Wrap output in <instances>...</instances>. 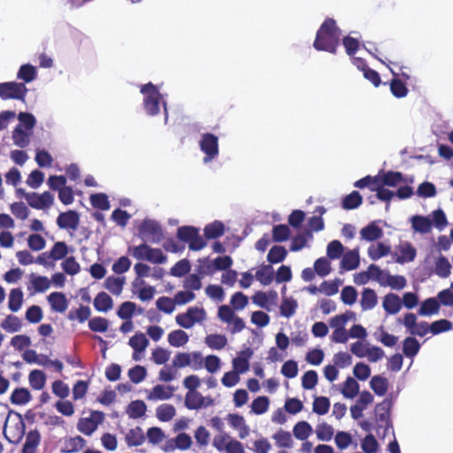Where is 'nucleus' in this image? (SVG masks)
I'll return each instance as SVG.
<instances>
[{
  "label": "nucleus",
  "instance_id": "nucleus-1",
  "mask_svg": "<svg viewBox=\"0 0 453 453\" xmlns=\"http://www.w3.org/2000/svg\"><path fill=\"white\" fill-rule=\"evenodd\" d=\"M341 29L333 18H326L318 29L313 48L318 51L337 53L340 45Z\"/></svg>",
  "mask_w": 453,
  "mask_h": 453
},
{
  "label": "nucleus",
  "instance_id": "nucleus-2",
  "mask_svg": "<svg viewBox=\"0 0 453 453\" xmlns=\"http://www.w3.org/2000/svg\"><path fill=\"white\" fill-rule=\"evenodd\" d=\"M140 92L143 96L142 108L145 114L149 117H156L160 113L162 107L165 125H166L169 119L167 103L160 93L158 87L152 82H148L141 85Z\"/></svg>",
  "mask_w": 453,
  "mask_h": 453
},
{
  "label": "nucleus",
  "instance_id": "nucleus-3",
  "mask_svg": "<svg viewBox=\"0 0 453 453\" xmlns=\"http://www.w3.org/2000/svg\"><path fill=\"white\" fill-rule=\"evenodd\" d=\"M137 236L152 243H159L165 237L160 223L152 219H144L139 225Z\"/></svg>",
  "mask_w": 453,
  "mask_h": 453
},
{
  "label": "nucleus",
  "instance_id": "nucleus-4",
  "mask_svg": "<svg viewBox=\"0 0 453 453\" xmlns=\"http://www.w3.org/2000/svg\"><path fill=\"white\" fill-rule=\"evenodd\" d=\"M132 256L138 260H146L157 265L165 264L167 257L157 248H151L147 243H142L132 249Z\"/></svg>",
  "mask_w": 453,
  "mask_h": 453
},
{
  "label": "nucleus",
  "instance_id": "nucleus-5",
  "mask_svg": "<svg viewBox=\"0 0 453 453\" xmlns=\"http://www.w3.org/2000/svg\"><path fill=\"white\" fill-rule=\"evenodd\" d=\"M200 150L204 154L203 164L216 159L219 154V137L212 133H203L198 142Z\"/></svg>",
  "mask_w": 453,
  "mask_h": 453
},
{
  "label": "nucleus",
  "instance_id": "nucleus-6",
  "mask_svg": "<svg viewBox=\"0 0 453 453\" xmlns=\"http://www.w3.org/2000/svg\"><path fill=\"white\" fill-rule=\"evenodd\" d=\"M28 89L23 82L6 81L0 83V98L25 101Z\"/></svg>",
  "mask_w": 453,
  "mask_h": 453
},
{
  "label": "nucleus",
  "instance_id": "nucleus-7",
  "mask_svg": "<svg viewBox=\"0 0 453 453\" xmlns=\"http://www.w3.org/2000/svg\"><path fill=\"white\" fill-rule=\"evenodd\" d=\"M369 280L377 283H406L402 275H391L388 270H381L378 265L371 264L366 269Z\"/></svg>",
  "mask_w": 453,
  "mask_h": 453
},
{
  "label": "nucleus",
  "instance_id": "nucleus-8",
  "mask_svg": "<svg viewBox=\"0 0 453 453\" xmlns=\"http://www.w3.org/2000/svg\"><path fill=\"white\" fill-rule=\"evenodd\" d=\"M104 418V412L93 411L89 418H80L77 424V429L85 435H91L97 429L98 425L103 423Z\"/></svg>",
  "mask_w": 453,
  "mask_h": 453
},
{
  "label": "nucleus",
  "instance_id": "nucleus-9",
  "mask_svg": "<svg viewBox=\"0 0 453 453\" xmlns=\"http://www.w3.org/2000/svg\"><path fill=\"white\" fill-rule=\"evenodd\" d=\"M27 202L34 209L44 210L53 204L54 196L50 191H44L42 194L31 192L29 197H27Z\"/></svg>",
  "mask_w": 453,
  "mask_h": 453
},
{
  "label": "nucleus",
  "instance_id": "nucleus-10",
  "mask_svg": "<svg viewBox=\"0 0 453 453\" xmlns=\"http://www.w3.org/2000/svg\"><path fill=\"white\" fill-rule=\"evenodd\" d=\"M359 265L360 256L358 248L349 250L341 257L339 273L343 274L345 272L355 270Z\"/></svg>",
  "mask_w": 453,
  "mask_h": 453
},
{
  "label": "nucleus",
  "instance_id": "nucleus-11",
  "mask_svg": "<svg viewBox=\"0 0 453 453\" xmlns=\"http://www.w3.org/2000/svg\"><path fill=\"white\" fill-rule=\"evenodd\" d=\"M214 401L211 397H204L198 391L188 392L185 396V406L189 410L208 407L212 405Z\"/></svg>",
  "mask_w": 453,
  "mask_h": 453
},
{
  "label": "nucleus",
  "instance_id": "nucleus-12",
  "mask_svg": "<svg viewBox=\"0 0 453 453\" xmlns=\"http://www.w3.org/2000/svg\"><path fill=\"white\" fill-rule=\"evenodd\" d=\"M80 224V214L74 210H68L59 213L57 225L61 229H77Z\"/></svg>",
  "mask_w": 453,
  "mask_h": 453
},
{
  "label": "nucleus",
  "instance_id": "nucleus-13",
  "mask_svg": "<svg viewBox=\"0 0 453 453\" xmlns=\"http://www.w3.org/2000/svg\"><path fill=\"white\" fill-rule=\"evenodd\" d=\"M390 402L384 400L375 407L377 428L384 427L385 433L391 426L389 419Z\"/></svg>",
  "mask_w": 453,
  "mask_h": 453
},
{
  "label": "nucleus",
  "instance_id": "nucleus-14",
  "mask_svg": "<svg viewBox=\"0 0 453 453\" xmlns=\"http://www.w3.org/2000/svg\"><path fill=\"white\" fill-rule=\"evenodd\" d=\"M400 255L397 253L392 254L393 260L400 265L412 262L416 256L417 250L411 243L405 242L399 245Z\"/></svg>",
  "mask_w": 453,
  "mask_h": 453
},
{
  "label": "nucleus",
  "instance_id": "nucleus-15",
  "mask_svg": "<svg viewBox=\"0 0 453 453\" xmlns=\"http://www.w3.org/2000/svg\"><path fill=\"white\" fill-rule=\"evenodd\" d=\"M393 78L389 82L390 92L395 98H403L409 93L406 83L399 78V73L391 69Z\"/></svg>",
  "mask_w": 453,
  "mask_h": 453
},
{
  "label": "nucleus",
  "instance_id": "nucleus-16",
  "mask_svg": "<svg viewBox=\"0 0 453 453\" xmlns=\"http://www.w3.org/2000/svg\"><path fill=\"white\" fill-rule=\"evenodd\" d=\"M286 292H287L286 285H283V287L281 288V295L283 297H282L281 304L280 306V311L281 316H283L285 318H290L296 313V311L298 307V303H297V301L296 299H294L293 297L285 296Z\"/></svg>",
  "mask_w": 453,
  "mask_h": 453
},
{
  "label": "nucleus",
  "instance_id": "nucleus-17",
  "mask_svg": "<svg viewBox=\"0 0 453 453\" xmlns=\"http://www.w3.org/2000/svg\"><path fill=\"white\" fill-rule=\"evenodd\" d=\"M411 227L414 232L425 234L431 231L432 221L430 216L413 215L410 218Z\"/></svg>",
  "mask_w": 453,
  "mask_h": 453
},
{
  "label": "nucleus",
  "instance_id": "nucleus-18",
  "mask_svg": "<svg viewBox=\"0 0 453 453\" xmlns=\"http://www.w3.org/2000/svg\"><path fill=\"white\" fill-rule=\"evenodd\" d=\"M253 355V350L250 348L242 351L241 354L233 359L234 371L240 373L246 372L250 368V358Z\"/></svg>",
  "mask_w": 453,
  "mask_h": 453
},
{
  "label": "nucleus",
  "instance_id": "nucleus-19",
  "mask_svg": "<svg viewBox=\"0 0 453 453\" xmlns=\"http://www.w3.org/2000/svg\"><path fill=\"white\" fill-rule=\"evenodd\" d=\"M361 239L366 242H374L383 236V230L377 225L376 221L370 222L360 231Z\"/></svg>",
  "mask_w": 453,
  "mask_h": 453
},
{
  "label": "nucleus",
  "instance_id": "nucleus-20",
  "mask_svg": "<svg viewBox=\"0 0 453 453\" xmlns=\"http://www.w3.org/2000/svg\"><path fill=\"white\" fill-rule=\"evenodd\" d=\"M48 301L53 311L63 313L68 307L65 296L59 292H53L48 296Z\"/></svg>",
  "mask_w": 453,
  "mask_h": 453
},
{
  "label": "nucleus",
  "instance_id": "nucleus-21",
  "mask_svg": "<svg viewBox=\"0 0 453 453\" xmlns=\"http://www.w3.org/2000/svg\"><path fill=\"white\" fill-rule=\"evenodd\" d=\"M173 395V388L170 386L156 385L150 394L147 395V399L150 401L154 400H167L170 399Z\"/></svg>",
  "mask_w": 453,
  "mask_h": 453
},
{
  "label": "nucleus",
  "instance_id": "nucleus-22",
  "mask_svg": "<svg viewBox=\"0 0 453 453\" xmlns=\"http://www.w3.org/2000/svg\"><path fill=\"white\" fill-rule=\"evenodd\" d=\"M225 233V225L222 221L214 220L207 224L203 228L204 237L207 240H214L222 236Z\"/></svg>",
  "mask_w": 453,
  "mask_h": 453
},
{
  "label": "nucleus",
  "instance_id": "nucleus-23",
  "mask_svg": "<svg viewBox=\"0 0 453 453\" xmlns=\"http://www.w3.org/2000/svg\"><path fill=\"white\" fill-rule=\"evenodd\" d=\"M379 181L381 186L396 187L404 181L403 174L400 172L388 171L383 173L382 176H379Z\"/></svg>",
  "mask_w": 453,
  "mask_h": 453
},
{
  "label": "nucleus",
  "instance_id": "nucleus-24",
  "mask_svg": "<svg viewBox=\"0 0 453 453\" xmlns=\"http://www.w3.org/2000/svg\"><path fill=\"white\" fill-rule=\"evenodd\" d=\"M41 441V435L37 430H31L26 436L21 453H35Z\"/></svg>",
  "mask_w": 453,
  "mask_h": 453
},
{
  "label": "nucleus",
  "instance_id": "nucleus-25",
  "mask_svg": "<svg viewBox=\"0 0 453 453\" xmlns=\"http://www.w3.org/2000/svg\"><path fill=\"white\" fill-rule=\"evenodd\" d=\"M363 203V196L361 194L353 190L349 195L345 196L342 199V207L346 211L357 209Z\"/></svg>",
  "mask_w": 453,
  "mask_h": 453
},
{
  "label": "nucleus",
  "instance_id": "nucleus-26",
  "mask_svg": "<svg viewBox=\"0 0 453 453\" xmlns=\"http://www.w3.org/2000/svg\"><path fill=\"white\" fill-rule=\"evenodd\" d=\"M255 277L259 283H273L274 280V270L272 265H262L255 272Z\"/></svg>",
  "mask_w": 453,
  "mask_h": 453
},
{
  "label": "nucleus",
  "instance_id": "nucleus-27",
  "mask_svg": "<svg viewBox=\"0 0 453 453\" xmlns=\"http://www.w3.org/2000/svg\"><path fill=\"white\" fill-rule=\"evenodd\" d=\"M37 77V69L31 64L21 65L18 73L17 79L23 81V83H29Z\"/></svg>",
  "mask_w": 453,
  "mask_h": 453
},
{
  "label": "nucleus",
  "instance_id": "nucleus-28",
  "mask_svg": "<svg viewBox=\"0 0 453 453\" xmlns=\"http://www.w3.org/2000/svg\"><path fill=\"white\" fill-rule=\"evenodd\" d=\"M31 134V132L21 128V125H17L12 131L13 143L19 148H25L29 144V136Z\"/></svg>",
  "mask_w": 453,
  "mask_h": 453
},
{
  "label": "nucleus",
  "instance_id": "nucleus-29",
  "mask_svg": "<svg viewBox=\"0 0 453 453\" xmlns=\"http://www.w3.org/2000/svg\"><path fill=\"white\" fill-rule=\"evenodd\" d=\"M125 440L129 447L140 446L144 442L145 436L142 428L136 426L127 433Z\"/></svg>",
  "mask_w": 453,
  "mask_h": 453
},
{
  "label": "nucleus",
  "instance_id": "nucleus-30",
  "mask_svg": "<svg viewBox=\"0 0 453 453\" xmlns=\"http://www.w3.org/2000/svg\"><path fill=\"white\" fill-rule=\"evenodd\" d=\"M440 310V303L434 297L426 299L418 309V315L420 316H430L436 314Z\"/></svg>",
  "mask_w": 453,
  "mask_h": 453
},
{
  "label": "nucleus",
  "instance_id": "nucleus-31",
  "mask_svg": "<svg viewBox=\"0 0 453 453\" xmlns=\"http://www.w3.org/2000/svg\"><path fill=\"white\" fill-rule=\"evenodd\" d=\"M383 308L388 313L395 314L402 308V300L395 294H388L384 297Z\"/></svg>",
  "mask_w": 453,
  "mask_h": 453
},
{
  "label": "nucleus",
  "instance_id": "nucleus-32",
  "mask_svg": "<svg viewBox=\"0 0 453 453\" xmlns=\"http://www.w3.org/2000/svg\"><path fill=\"white\" fill-rule=\"evenodd\" d=\"M32 395L27 388H15L10 397L11 403L15 405H24L30 402Z\"/></svg>",
  "mask_w": 453,
  "mask_h": 453
},
{
  "label": "nucleus",
  "instance_id": "nucleus-33",
  "mask_svg": "<svg viewBox=\"0 0 453 453\" xmlns=\"http://www.w3.org/2000/svg\"><path fill=\"white\" fill-rule=\"evenodd\" d=\"M368 256L372 260H378L386 257L391 252V248L383 242H377L375 245H371L368 248Z\"/></svg>",
  "mask_w": 453,
  "mask_h": 453
},
{
  "label": "nucleus",
  "instance_id": "nucleus-34",
  "mask_svg": "<svg viewBox=\"0 0 453 453\" xmlns=\"http://www.w3.org/2000/svg\"><path fill=\"white\" fill-rule=\"evenodd\" d=\"M370 387L377 395L383 396L388 391V380L385 377L375 375L370 380Z\"/></svg>",
  "mask_w": 453,
  "mask_h": 453
},
{
  "label": "nucleus",
  "instance_id": "nucleus-35",
  "mask_svg": "<svg viewBox=\"0 0 453 453\" xmlns=\"http://www.w3.org/2000/svg\"><path fill=\"white\" fill-rule=\"evenodd\" d=\"M344 246L339 240H333L326 246V257L329 260L340 259L344 254Z\"/></svg>",
  "mask_w": 453,
  "mask_h": 453
},
{
  "label": "nucleus",
  "instance_id": "nucleus-36",
  "mask_svg": "<svg viewBox=\"0 0 453 453\" xmlns=\"http://www.w3.org/2000/svg\"><path fill=\"white\" fill-rule=\"evenodd\" d=\"M147 411L145 403L142 400L132 401L127 409V414L130 418H139L144 416Z\"/></svg>",
  "mask_w": 453,
  "mask_h": 453
},
{
  "label": "nucleus",
  "instance_id": "nucleus-37",
  "mask_svg": "<svg viewBox=\"0 0 453 453\" xmlns=\"http://www.w3.org/2000/svg\"><path fill=\"white\" fill-rule=\"evenodd\" d=\"M65 448L61 449L62 453H75L82 449L86 445V441L80 435L70 437L65 441Z\"/></svg>",
  "mask_w": 453,
  "mask_h": 453
},
{
  "label": "nucleus",
  "instance_id": "nucleus-38",
  "mask_svg": "<svg viewBox=\"0 0 453 453\" xmlns=\"http://www.w3.org/2000/svg\"><path fill=\"white\" fill-rule=\"evenodd\" d=\"M309 238H312V234L310 230H305L303 233L298 234L294 236L290 242L289 250L292 252L301 250L306 246Z\"/></svg>",
  "mask_w": 453,
  "mask_h": 453
},
{
  "label": "nucleus",
  "instance_id": "nucleus-39",
  "mask_svg": "<svg viewBox=\"0 0 453 453\" xmlns=\"http://www.w3.org/2000/svg\"><path fill=\"white\" fill-rule=\"evenodd\" d=\"M316 274L320 278H325L332 272L331 260L326 257H321L314 261L313 264Z\"/></svg>",
  "mask_w": 453,
  "mask_h": 453
},
{
  "label": "nucleus",
  "instance_id": "nucleus-40",
  "mask_svg": "<svg viewBox=\"0 0 453 453\" xmlns=\"http://www.w3.org/2000/svg\"><path fill=\"white\" fill-rule=\"evenodd\" d=\"M288 255V251L285 247L280 245L273 246L268 254H267V261L272 264H278L282 262Z\"/></svg>",
  "mask_w": 453,
  "mask_h": 453
},
{
  "label": "nucleus",
  "instance_id": "nucleus-41",
  "mask_svg": "<svg viewBox=\"0 0 453 453\" xmlns=\"http://www.w3.org/2000/svg\"><path fill=\"white\" fill-rule=\"evenodd\" d=\"M90 203L95 209L108 211L111 207L108 196L104 193H96L89 196Z\"/></svg>",
  "mask_w": 453,
  "mask_h": 453
},
{
  "label": "nucleus",
  "instance_id": "nucleus-42",
  "mask_svg": "<svg viewBox=\"0 0 453 453\" xmlns=\"http://www.w3.org/2000/svg\"><path fill=\"white\" fill-rule=\"evenodd\" d=\"M311 434L312 427L307 421H299L293 428L294 436L300 441H305Z\"/></svg>",
  "mask_w": 453,
  "mask_h": 453
},
{
  "label": "nucleus",
  "instance_id": "nucleus-43",
  "mask_svg": "<svg viewBox=\"0 0 453 453\" xmlns=\"http://www.w3.org/2000/svg\"><path fill=\"white\" fill-rule=\"evenodd\" d=\"M432 221V227L442 231L448 226V219L442 209L438 208L429 215Z\"/></svg>",
  "mask_w": 453,
  "mask_h": 453
},
{
  "label": "nucleus",
  "instance_id": "nucleus-44",
  "mask_svg": "<svg viewBox=\"0 0 453 453\" xmlns=\"http://www.w3.org/2000/svg\"><path fill=\"white\" fill-rule=\"evenodd\" d=\"M272 234L273 242H282L289 239L291 231L288 226L285 224H279L273 226Z\"/></svg>",
  "mask_w": 453,
  "mask_h": 453
},
{
  "label": "nucleus",
  "instance_id": "nucleus-45",
  "mask_svg": "<svg viewBox=\"0 0 453 453\" xmlns=\"http://www.w3.org/2000/svg\"><path fill=\"white\" fill-rule=\"evenodd\" d=\"M29 384L32 388L41 390L46 383V375L41 370H33L28 376Z\"/></svg>",
  "mask_w": 453,
  "mask_h": 453
},
{
  "label": "nucleus",
  "instance_id": "nucleus-46",
  "mask_svg": "<svg viewBox=\"0 0 453 453\" xmlns=\"http://www.w3.org/2000/svg\"><path fill=\"white\" fill-rule=\"evenodd\" d=\"M273 439L275 441V444L279 448L290 449L293 447L292 436L288 431L280 429L273 435Z\"/></svg>",
  "mask_w": 453,
  "mask_h": 453
},
{
  "label": "nucleus",
  "instance_id": "nucleus-47",
  "mask_svg": "<svg viewBox=\"0 0 453 453\" xmlns=\"http://www.w3.org/2000/svg\"><path fill=\"white\" fill-rule=\"evenodd\" d=\"M94 307L98 311L105 312L111 309L112 299L108 294L101 292L94 299Z\"/></svg>",
  "mask_w": 453,
  "mask_h": 453
},
{
  "label": "nucleus",
  "instance_id": "nucleus-48",
  "mask_svg": "<svg viewBox=\"0 0 453 453\" xmlns=\"http://www.w3.org/2000/svg\"><path fill=\"white\" fill-rule=\"evenodd\" d=\"M188 334L180 329L172 331L168 334V342L173 347H181L188 342Z\"/></svg>",
  "mask_w": 453,
  "mask_h": 453
},
{
  "label": "nucleus",
  "instance_id": "nucleus-49",
  "mask_svg": "<svg viewBox=\"0 0 453 453\" xmlns=\"http://www.w3.org/2000/svg\"><path fill=\"white\" fill-rule=\"evenodd\" d=\"M191 270V264L188 259L183 258L176 262L170 270V274L174 277H183Z\"/></svg>",
  "mask_w": 453,
  "mask_h": 453
},
{
  "label": "nucleus",
  "instance_id": "nucleus-50",
  "mask_svg": "<svg viewBox=\"0 0 453 453\" xmlns=\"http://www.w3.org/2000/svg\"><path fill=\"white\" fill-rule=\"evenodd\" d=\"M129 345L135 352H143L149 345V340L143 333H136L129 339Z\"/></svg>",
  "mask_w": 453,
  "mask_h": 453
},
{
  "label": "nucleus",
  "instance_id": "nucleus-51",
  "mask_svg": "<svg viewBox=\"0 0 453 453\" xmlns=\"http://www.w3.org/2000/svg\"><path fill=\"white\" fill-rule=\"evenodd\" d=\"M17 118L19 122L18 125H21V128L32 133L36 125V119L34 114L27 111H20Z\"/></svg>",
  "mask_w": 453,
  "mask_h": 453
},
{
  "label": "nucleus",
  "instance_id": "nucleus-52",
  "mask_svg": "<svg viewBox=\"0 0 453 453\" xmlns=\"http://www.w3.org/2000/svg\"><path fill=\"white\" fill-rule=\"evenodd\" d=\"M205 343L212 349H222L227 344V339L223 334H211L206 336Z\"/></svg>",
  "mask_w": 453,
  "mask_h": 453
},
{
  "label": "nucleus",
  "instance_id": "nucleus-53",
  "mask_svg": "<svg viewBox=\"0 0 453 453\" xmlns=\"http://www.w3.org/2000/svg\"><path fill=\"white\" fill-rule=\"evenodd\" d=\"M200 231L198 227L194 226H182L178 227L176 237L184 242H189L192 238L197 234V232Z\"/></svg>",
  "mask_w": 453,
  "mask_h": 453
},
{
  "label": "nucleus",
  "instance_id": "nucleus-54",
  "mask_svg": "<svg viewBox=\"0 0 453 453\" xmlns=\"http://www.w3.org/2000/svg\"><path fill=\"white\" fill-rule=\"evenodd\" d=\"M68 253V247L65 242H57L54 243L50 250L49 251V256L51 257V260L54 262L56 260H61L66 257Z\"/></svg>",
  "mask_w": 453,
  "mask_h": 453
},
{
  "label": "nucleus",
  "instance_id": "nucleus-55",
  "mask_svg": "<svg viewBox=\"0 0 453 453\" xmlns=\"http://www.w3.org/2000/svg\"><path fill=\"white\" fill-rule=\"evenodd\" d=\"M420 349V344L414 337H406L403 341V351L407 357L416 356Z\"/></svg>",
  "mask_w": 453,
  "mask_h": 453
},
{
  "label": "nucleus",
  "instance_id": "nucleus-56",
  "mask_svg": "<svg viewBox=\"0 0 453 453\" xmlns=\"http://www.w3.org/2000/svg\"><path fill=\"white\" fill-rule=\"evenodd\" d=\"M195 267L203 278L215 273L212 261L209 257L199 258Z\"/></svg>",
  "mask_w": 453,
  "mask_h": 453
},
{
  "label": "nucleus",
  "instance_id": "nucleus-57",
  "mask_svg": "<svg viewBox=\"0 0 453 453\" xmlns=\"http://www.w3.org/2000/svg\"><path fill=\"white\" fill-rule=\"evenodd\" d=\"M358 383L352 377H348L343 383L342 394L346 398H354L358 394Z\"/></svg>",
  "mask_w": 453,
  "mask_h": 453
},
{
  "label": "nucleus",
  "instance_id": "nucleus-58",
  "mask_svg": "<svg viewBox=\"0 0 453 453\" xmlns=\"http://www.w3.org/2000/svg\"><path fill=\"white\" fill-rule=\"evenodd\" d=\"M450 269L451 265L449 260L445 257L440 256L435 262V273L441 278H447L450 274Z\"/></svg>",
  "mask_w": 453,
  "mask_h": 453
},
{
  "label": "nucleus",
  "instance_id": "nucleus-59",
  "mask_svg": "<svg viewBox=\"0 0 453 453\" xmlns=\"http://www.w3.org/2000/svg\"><path fill=\"white\" fill-rule=\"evenodd\" d=\"M1 327L9 333L18 332L21 328L20 319L13 315H8L1 323Z\"/></svg>",
  "mask_w": 453,
  "mask_h": 453
},
{
  "label": "nucleus",
  "instance_id": "nucleus-60",
  "mask_svg": "<svg viewBox=\"0 0 453 453\" xmlns=\"http://www.w3.org/2000/svg\"><path fill=\"white\" fill-rule=\"evenodd\" d=\"M330 408V401L326 396L315 397L312 404V411L318 415H325Z\"/></svg>",
  "mask_w": 453,
  "mask_h": 453
},
{
  "label": "nucleus",
  "instance_id": "nucleus-61",
  "mask_svg": "<svg viewBox=\"0 0 453 453\" xmlns=\"http://www.w3.org/2000/svg\"><path fill=\"white\" fill-rule=\"evenodd\" d=\"M23 303V293L19 288H13L9 296V309L12 311H18Z\"/></svg>",
  "mask_w": 453,
  "mask_h": 453
},
{
  "label": "nucleus",
  "instance_id": "nucleus-62",
  "mask_svg": "<svg viewBox=\"0 0 453 453\" xmlns=\"http://www.w3.org/2000/svg\"><path fill=\"white\" fill-rule=\"evenodd\" d=\"M354 316V313L351 311L345 312L343 314L336 315L333 317L330 321L329 325L334 330H338L341 328H345L346 324L349 319H352Z\"/></svg>",
  "mask_w": 453,
  "mask_h": 453
},
{
  "label": "nucleus",
  "instance_id": "nucleus-63",
  "mask_svg": "<svg viewBox=\"0 0 453 453\" xmlns=\"http://www.w3.org/2000/svg\"><path fill=\"white\" fill-rule=\"evenodd\" d=\"M175 415V408L172 404H161L157 409V418L163 422L171 420Z\"/></svg>",
  "mask_w": 453,
  "mask_h": 453
},
{
  "label": "nucleus",
  "instance_id": "nucleus-64",
  "mask_svg": "<svg viewBox=\"0 0 453 453\" xmlns=\"http://www.w3.org/2000/svg\"><path fill=\"white\" fill-rule=\"evenodd\" d=\"M377 303L376 293L370 288H365L362 293L361 305L364 310L373 308Z\"/></svg>",
  "mask_w": 453,
  "mask_h": 453
}]
</instances>
